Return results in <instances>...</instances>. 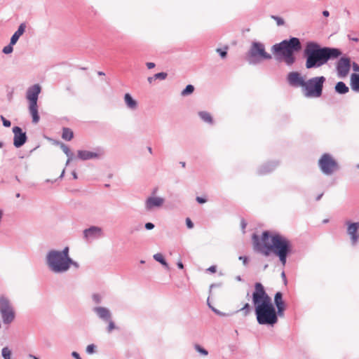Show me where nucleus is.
Instances as JSON below:
<instances>
[{"label":"nucleus","mask_w":359,"mask_h":359,"mask_svg":"<svg viewBox=\"0 0 359 359\" xmlns=\"http://www.w3.org/2000/svg\"><path fill=\"white\" fill-rule=\"evenodd\" d=\"M255 249L265 256H269L271 252L279 257L280 261L285 265L287 256L291 253L292 245L291 242L285 236L269 231H264L261 241L257 236H253Z\"/></svg>","instance_id":"f257e3e1"},{"label":"nucleus","mask_w":359,"mask_h":359,"mask_svg":"<svg viewBox=\"0 0 359 359\" xmlns=\"http://www.w3.org/2000/svg\"><path fill=\"white\" fill-rule=\"evenodd\" d=\"M252 294L257 320L260 325H274L278 322V312L272 303L271 297L266 293L264 287L260 283H256Z\"/></svg>","instance_id":"f03ea898"},{"label":"nucleus","mask_w":359,"mask_h":359,"mask_svg":"<svg viewBox=\"0 0 359 359\" xmlns=\"http://www.w3.org/2000/svg\"><path fill=\"white\" fill-rule=\"evenodd\" d=\"M306 57L305 66L306 69L319 67L326 64L330 60L338 58L341 52L338 48L324 47L315 42H308L304 50Z\"/></svg>","instance_id":"7ed1b4c3"},{"label":"nucleus","mask_w":359,"mask_h":359,"mask_svg":"<svg viewBox=\"0 0 359 359\" xmlns=\"http://www.w3.org/2000/svg\"><path fill=\"white\" fill-rule=\"evenodd\" d=\"M302 49V44L298 38L292 37L283 40L271 47V52L277 60L283 61L290 66L295 62L294 53Z\"/></svg>","instance_id":"20e7f679"},{"label":"nucleus","mask_w":359,"mask_h":359,"mask_svg":"<svg viewBox=\"0 0 359 359\" xmlns=\"http://www.w3.org/2000/svg\"><path fill=\"white\" fill-rule=\"evenodd\" d=\"M47 263L50 269L55 273H61L67 271L71 264L78 266L72 259H67L59 251H50L47 255Z\"/></svg>","instance_id":"39448f33"},{"label":"nucleus","mask_w":359,"mask_h":359,"mask_svg":"<svg viewBox=\"0 0 359 359\" xmlns=\"http://www.w3.org/2000/svg\"><path fill=\"white\" fill-rule=\"evenodd\" d=\"M325 78L323 76L306 80L303 93L308 97H320L323 93V84Z\"/></svg>","instance_id":"423d86ee"},{"label":"nucleus","mask_w":359,"mask_h":359,"mask_svg":"<svg viewBox=\"0 0 359 359\" xmlns=\"http://www.w3.org/2000/svg\"><path fill=\"white\" fill-rule=\"evenodd\" d=\"M41 93V87L36 84L30 87L27 92V99L29 101V111L32 118V123L36 124L40 117L38 112V97Z\"/></svg>","instance_id":"0eeeda50"},{"label":"nucleus","mask_w":359,"mask_h":359,"mask_svg":"<svg viewBox=\"0 0 359 359\" xmlns=\"http://www.w3.org/2000/svg\"><path fill=\"white\" fill-rule=\"evenodd\" d=\"M318 164L323 172L326 175L332 174L338 168L336 161L328 154H324L321 156Z\"/></svg>","instance_id":"6e6552de"},{"label":"nucleus","mask_w":359,"mask_h":359,"mask_svg":"<svg viewBox=\"0 0 359 359\" xmlns=\"http://www.w3.org/2000/svg\"><path fill=\"white\" fill-rule=\"evenodd\" d=\"M0 311L4 323H10L14 320V311L6 299H0Z\"/></svg>","instance_id":"1a4fd4ad"},{"label":"nucleus","mask_w":359,"mask_h":359,"mask_svg":"<svg viewBox=\"0 0 359 359\" xmlns=\"http://www.w3.org/2000/svg\"><path fill=\"white\" fill-rule=\"evenodd\" d=\"M251 57H259L261 59L270 60L271 55L265 51L264 46L259 42H254L250 50Z\"/></svg>","instance_id":"9d476101"},{"label":"nucleus","mask_w":359,"mask_h":359,"mask_svg":"<svg viewBox=\"0 0 359 359\" xmlns=\"http://www.w3.org/2000/svg\"><path fill=\"white\" fill-rule=\"evenodd\" d=\"M287 81L291 86L295 88L301 87L303 90L306 79L299 72H291L287 74Z\"/></svg>","instance_id":"9b49d317"},{"label":"nucleus","mask_w":359,"mask_h":359,"mask_svg":"<svg viewBox=\"0 0 359 359\" xmlns=\"http://www.w3.org/2000/svg\"><path fill=\"white\" fill-rule=\"evenodd\" d=\"M351 62L348 58L341 57L337 62V70L338 76L341 78L346 77L350 71Z\"/></svg>","instance_id":"f8f14e48"},{"label":"nucleus","mask_w":359,"mask_h":359,"mask_svg":"<svg viewBox=\"0 0 359 359\" xmlns=\"http://www.w3.org/2000/svg\"><path fill=\"white\" fill-rule=\"evenodd\" d=\"M347 233L350 236L353 245H355L359 239V222H346Z\"/></svg>","instance_id":"ddd939ff"},{"label":"nucleus","mask_w":359,"mask_h":359,"mask_svg":"<svg viewBox=\"0 0 359 359\" xmlns=\"http://www.w3.org/2000/svg\"><path fill=\"white\" fill-rule=\"evenodd\" d=\"M13 133L14 134V137H13L14 146L17 148L20 147L27 141L26 133L22 132V130L18 126H15L13 128Z\"/></svg>","instance_id":"4468645a"},{"label":"nucleus","mask_w":359,"mask_h":359,"mask_svg":"<svg viewBox=\"0 0 359 359\" xmlns=\"http://www.w3.org/2000/svg\"><path fill=\"white\" fill-rule=\"evenodd\" d=\"M274 302L277 307L278 315L280 317L283 316L284 311L285 309V304L283 299V294L280 292L276 293L274 297Z\"/></svg>","instance_id":"2eb2a0df"},{"label":"nucleus","mask_w":359,"mask_h":359,"mask_svg":"<svg viewBox=\"0 0 359 359\" xmlns=\"http://www.w3.org/2000/svg\"><path fill=\"white\" fill-rule=\"evenodd\" d=\"M164 203V199L159 197H149L146 201V208L151 210L154 207H160Z\"/></svg>","instance_id":"dca6fc26"},{"label":"nucleus","mask_w":359,"mask_h":359,"mask_svg":"<svg viewBox=\"0 0 359 359\" xmlns=\"http://www.w3.org/2000/svg\"><path fill=\"white\" fill-rule=\"evenodd\" d=\"M25 24H21L19 26L18 30L13 34V35L12 36V37L11 39V45H15L17 43L18 39L25 32Z\"/></svg>","instance_id":"f3484780"},{"label":"nucleus","mask_w":359,"mask_h":359,"mask_svg":"<svg viewBox=\"0 0 359 359\" xmlns=\"http://www.w3.org/2000/svg\"><path fill=\"white\" fill-rule=\"evenodd\" d=\"M95 311L99 316L100 318L105 320H109L111 318L110 312L108 309L104 307H97L95 309Z\"/></svg>","instance_id":"a211bd4d"},{"label":"nucleus","mask_w":359,"mask_h":359,"mask_svg":"<svg viewBox=\"0 0 359 359\" xmlns=\"http://www.w3.org/2000/svg\"><path fill=\"white\" fill-rule=\"evenodd\" d=\"M102 233L101 229L96 227V226H92L88 229H86L84 231V236L86 238L93 237L95 236H100Z\"/></svg>","instance_id":"6ab92c4d"},{"label":"nucleus","mask_w":359,"mask_h":359,"mask_svg":"<svg viewBox=\"0 0 359 359\" xmlns=\"http://www.w3.org/2000/svg\"><path fill=\"white\" fill-rule=\"evenodd\" d=\"M78 157L81 160H88L97 156V154L88 151L79 150L77 152Z\"/></svg>","instance_id":"aec40b11"},{"label":"nucleus","mask_w":359,"mask_h":359,"mask_svg":"<svg viewBox=\"0 0 359 359\" xmlns=\"http://www.w3.org/2000/svg\"><path fill=\"white\" fill-rule=\"evenodd\" d=\"M351 86L353 90L359 92V74H352L351 76Z\"/></svg>","instance_id":"412c9836"},{"label":"nucleus","mask_w":359,"mask_h":359,"mask_svg":"<svg viewBox=\"0 0 359 359\" xmlns=\"http://www.w3.org/2000/svg\"><path fill=\"white\" fill-rule=\"evenodd\" d=\"M124 100L128 107L132 109H136L137 103L129 93L125 94Z\"/></svg>","instance_id":"4be33fe9"},{"label":"nucleus","mask_w":359,"mask_h":359,"mask_svg":"<svg viewBox=\"0 0 359 359\" xmlns=\"http://www.w3.org/2000/svg\"><path fill=\"white\" fill-rule=\"evenodd\" d=\"M335 90L339 94H345L348 92V88L342 82H338L335 86Z\"/></svg>","instance_id":"5701e85b"},{"label":"nucleus","mask_w":359,"mask_h":359,"mask_svg":"<svg viewBox=\"0 0 359 359\" xmlns=\"http://www.w3.org/2000/svg\"><path fill=\"white\" fill-rule=\"evenodd\" d=\"M62 137L65 140L70 141L74 137V133L71 129L64 128L62 130Z\"/></svg>","instance_id":"b1692460"},{"label":"nucleus","mask_w":359,"mask_h":359,"mask_svg":"<svg viewBox=\"0 0 359 359\" xmlns=\"http://www.w3.org/2000/svg\"><path fill=\"white\" fill-rule=\"evenodd\" d=\"M198 115L204 121L209 123L212 122V118L210 113L207 111H200Z\"/></svg>","instance_id":"393cba45"},{"label":"nucleus","mask_w":359,"mask_h":359,"mask_svg":"<svg viewBox=\"0 0 359 359\" xmlns=\"http://www.w3.org/2000/svg\"><path fill=\"white\" fill-rule=\"evenodd\" d=\"M154 258L156 261L160 262L165 267H167V268L168 267V265L167 262H165L164 257L162 254H161V253L155 254L154 255Z\"/></svg>","instance_id":"a878e982"},{"label":"nucleus","mask_w":359,"mask_h":359,"mask_svg":"<svg viewBox=\"0 0 359 359\" xmlns=\"http://www.w3.org/2000/svg\"><path fill=\"white\" fill-rule=\"evenodd\" d=\"M194 87L192 85H188V86H187L185 89H184L182 91L181 95L182 96H187L188 95L191 94L194 92Z\"/></svg>","instance_id":"bb28decb"},{"label":"nucleus","mask_w":359,"mask_h":359,"mask_svg":"<svg viewBox=\"0 0 359 359\" xmlns=\"http://www.w3.org/2000/svg\"><path fill=\"white\" fill-rule=\"evenodd\" d=\"M2 356L4 359H11V351L8 347L2 349Z\"/></svg>","instance_id":"cd10ccee"},{"label":"nucleus","mask_w":359,"mask_h":359,"mask_svg":"<svg viewBox=\"0 0 359 359\" xmlns=\"http://www.w3.org/2000/svg\"><path fill=\"white\" fill-rule=\"evenodd\" d=\"M239 311H242L244 316H248L251 311L250 304L248 303H245Z\"/></svg>","instance_id":"c85d7f7f"},{"label":"nucleus","mask_w":359,"mask_h":359,"mask_svg":"<svg viewBox=\"0 0 359 359\" xmlns=\"http://www.w3.org/2000/svg\"><path fill=\"white\" fill-rule=\"evenodd\" d=\"M63 151L69 156L67 163H69L72 160V153L70 149L65 145L62 146Z\"/></svg>","instance_id":"c756f323"},{"label":"nucleus","mask_w":359,"mask_h":359,"mask_svg":"<svg viewBox=\"0 0 359 359\" xmlns=\"http://www.w3.org/2000/svg\"><path fill=\"white\" fill-rule=\"evenodd\" d=\"M228 46H225L224 48L222 50L221 48H217L216 50L217 53H218L220 56L222 57V58H224L226 55H227V50H228Z\"/></svg>","instance_id":"7c9ffc66"},{"label":"nucleus","mask_w":359,"mask_h":359,"mask_svg":"<svg viewBox=\"0 0 359 359\" xmlns=\"http://www.w3.org/2000/svg\"><path fill=\"white\" fill-rule=\"evenodd\" d=\"M194 348L198 353L203 355H207L208 354V352L198 344H196Z\"/></svg>","instance_id":"2f4dec72"},{"label":"nucleus","mask_w":359,"mask_h":359,"mask_svg":"<svg viewBox=\"0 0 359 359\" xmlns=\"http://www.w3.org/2000/svg\"><path fill=\"white\" fill-rule=\"evenodd\" d=\"M168 74L165 72H160V73H157L156 74H154V79H161V80H164L166 79Z\"/></svg>","instance_id":"473e14b6"},{"label":"nucleus","mask_w":359,"mask_h":359,"mask_svg":"<svg viewBox=\"0 0 359 359\" xmlns=\"http://www.w3.org/2000/svg\"><path fill=\"white\" fill-rule=\"evenodd\" d=\"M13 45H11V43H10L9 45L5 46L4 48H3V52L5 53V54H9V53H11L13 52Z\"/></svg>","instance_id":"72a5a7b5"},{"label":"nucleus","mask_w":359,"mask_h":359,"mask_svg":"<svg viewBox=\"0 0 359 359\" xmlns=\"http://www.w3.org/2000/svg\"><path fill=\"white\" fill-rule=\"evenodd\" d=\"M272 18L274 19L276 22H277V25H283L285 22H284V20L280 17H277V16H272Z\"/></svg>","instance_id":"f704fd0d"},{"label":"nucleus","mask_w":359,"mask_h":359,"mask_svg":"<svg viewBox=\"0 0 359 359\" xmlns=\"http://www.w3.org/2000/svg\"><path fill=\"white\" fill-rule=\"evenodd\" d=\"M95 346L93 344H90L86 348V352L89 354H92L95 351Z\"/></svg>","instance_id":"c9c22d12"},{"label":"nucleus","mask_w":359,"mask_h":359,"mask_svg":"<svg viewBox=\"0 0 359 359\" xmlns=\"http://www.w3.org/2000/svg\"><path fill=\"white\" fill-rule=\"evenodd\" d=\"M1 118L2 120V122H3V125L5 126V127H10L11 126V121L6 119L3 116H1Z\"/></svg>","instance_id":"e433bc0d"},{"label":"nucleus","mask_w":359,"mask_h":359,"mask_svg":"<svg viewBox=\"0 0 359 359\" xmlns=\"http://www.w3.org/2000/svg\"><path fill=\"white\" fill-rule=\"evenodd\" d=\"M60 253H62L64 257H66L67 259H71L69 257V248L68 247H66L62 252H60Z\"/></svg>","instance_id":"4c0bfd02"},{"label":"nucleus","mask_w":359,"mask_h":359,"mask_svg":"<svg viewBox=\"0 0 359 359\" xmlns=\"http://www.w3.org/2000/svg\"><path fill=\"white\" fill-rule=\"evenodd\" d=\"M186 224L189 229H192L194 227V224L189 217L186 219Z\"/></svg>","instance_id":"58836bf2"},{"label":"nucleus","mask_w":359,"mask_h":359,"mask_svg":"<svg viewBox=\"0 0 359 359\" xmlns=\"http://www.w3.org/2000/svg\"><path fill=\"white\" fill-rule=\"evenodd\" d=\"M114 329H115V325L114 323V322H112L111 320H109V326H108V332H111Z\"/></svg>","instance_id":"ea45409f"},{"label":"nucleus","mask_w":359,"mask_h":359,"mask_svg":"<svg viewBox=\"0 0 359 359\" xmlns=\"http://www.w3.org/2000/svg\"><path fill=\"white\" fill-rule=\"evenodd\" d=\"M196 199L197 202L199 203H205L206 202L205 198H201L199 196H197Z\"/></svg>","instance_id":"a19ab883"},{"label":"nucleus","mask_w":359,"mask_h":359,"mask_svg":"<svg viewBox=\"0 0 359 359\" xmlns=\"http://www.w3.org/2000/svg\"><path fill=\"white\" fill-rule=\"evenodd\" d=\"M239 259L242 260L244 265H247V264H248V257H247L241 256V257H239Z\"/></svg>","instance_id":"79ce46f5"},{"label":"nucleus","mask_w":359,"mask_h":359,"mask_svg":"<svg viewBox=\"0 0 359 359\" xmlns=\"http://www.w3.org/2000/svg\"><path fill=\"white\" fill-rule=\"evenodd\" d=\"M145 227L147 229H152L154 227V225L151 222H148L145 224Z\"/></svg>","instance_id":"37998d69"},{"label":"nucleus","mask_w":359,"mask_h":359,"mask_svg":"<svg viewBox=\"0 0 359 359\" xmlns=\"http://www.w3.org/2000/svg\"><path fill=\"white\" fill-rule=\"evenodd\" d=\"M208 271H209L211 273H215L216 272V266H210L208 269Z\"/></svg>","instance_id":"c03bdc74"},{"label":"nucleus","mask_w":359,"mask_h":359,"mask_svg":"<svg viewBox=\"0 0 359 359\" xmlns=\"http://www.w3.org/2000/svg\"><path fill=\"white\" fill-rule=\"evenodd\" d=\"M147 67H148V69H152L155 67V64L154 62H147Z\"/></svg>","instance_id":"a18cd8bd"},{"label":"nucleus","mask_w":359,"mask_h":359,"mask_svg":"<svg viewBox=\"0 0 359 359\" xmlns=\"http://www.w3.org/2000/svg\"><path fill=\"white\" fill-rule=\"evenodd\" d=\"M72 356L74 357L76 359H81L79 356V354L75 351L72 353Z\"/></svg>","instance_id":"49530a36"},{"label":"nucleus","mask_w":359,"mask_h":359,"mask_svg":"<svg viewBox=\"0 0 359 359\" xmlns=\"http://www.w3.org/2000/svg\"><path fill=\"white\" fill-rule=\"evenodd\" d=\"M246 226H247V224H246V222H245V220H242V221H241V227H242V229H243V231H244V229H245Z\"/></svg>","instance_id":"de8ad7c7"},{"label":"nucleus","mask_w":359,"mask_h":359,"mask_svg":"<svg viewBox=\"0 0 359 359\" xmlns=\"http://www.w3.org/2000/svg\"><path fill=\"white\" fill-rule=\"evenodd\" d=\"M177 266L181 269H182L184 268V265L181 261L177 262Z\"/></svg>","instance_id":"09e8293b"},{"label":"nucleus","mask_w":359,"mask_h":359,"mask_svg":"<svg viewBox=\"0 0 359 359\" xmlns=\"http://www.w3.org/2000/svg\"><path fill=\"white\" fill-rule=\"evenodd\" d=\"M323 15L325 17H328V16H329V15H330V13H329V12H328L327 11H324L323 12Z\"/></svg>","instance_id":"8fccbe9b"},{"label":"nucleus","mask_w":359,"mask_h":359,"mask_svg":"<svg viewBox=\"0 0 359 359\" xmlns=\"http://www.w3.org/2000/svg\"><path fill=\"white\" fill-rule=\"evenodd\" d=\"M353 67H354V70H355V71L359 70V66L358 65L354 64Z\"/></svg>","instance_id":"3c124183"},{"label":"nucleus","mask_w":359,"mask_h":359,"mask_svg":"<svg viewBox=\"0 0 359 359\" xmlns=\"http://www.w3.org/2000/svg\"><path fill=\"white\" fill-rule=\"evenodd\" d=\"M154 79V77H149V78L148 79V81H149V83H151V82H152V81H153Z\"/></svg>","instance_id":"603ef678"},{"label":"nucleus","mask_w":359,"mask_h":359,"mask_svg":"<svg viewBox=\"0 0 359 359\" xmlns=\"http://www.w3.org/2000/svg\"><path fill=\"white\" fill-rule=\"evenodd\" d=\"M73 177L74 179H77V175L74 172H73Z\"/></svg>","instance_id":"864d4df0"},{"label":"nucleus","mask_w":359,"mask_h":359,"mask_svg":"<svg viewBox=\"0 0 359 359\" xmlns=\"http://www.w3.org/2000/svg\"><path fill=\"white\" fill-rule=\"evenodd\" d=\"M148 151H149L150 154L152 153V149L151 147H148Z\"/></svg>","instance_id":"5fc2aeb1"},{"label":"nucleus","mask_w":359,"mask_h":359,"mask_svg":"<svg viewBox=\"0 0 359 359\" xmlns=\"http://www.w3.org/2000/svg\"><path fill=\"white\" fill-rule=\"evenodd\" d=\"M30 357H31L32 358H33V359H38L36 356H34V355H30Z\"/></svg>","instance_id":"6e6d98bb"},{"label":"nucleus","mask_w":359,"mask_h":359,"mask_svg":"<svg viewBox=\"0 0 359 359\" xmlns=\"http://www.w3.org/2000/svg\"><path fill=\"white\" fill-rule=\"evenodd\" d=\"M282 277L285 278V273H284V272H283V273H282Z\"/></svg>","instance_id":"4d7b16f0"},{"label":"nucleus","mask_w":359,"mask_h":359,"mask_svg":"<svg viewBox=\"0 0 359 359\" xmlns=\"http://www.w3.org/2000/svg\"><path fill=\"white\" fill-rule=\"evenodd\" d=\"M3 146V144L1 142H0V148L2 147Z\"/></svg>","instance_id":"13d9d810"},{"label":"nucleus","mask_w":359,"mask_h":359,"mask_svg":"<svg viewBox=\"0 0 359 359\" xmlns=\"http://www.w3.org/2000/svg\"><path fill=\"white\" fill-rule=\"evenodd\" d=\"M182 165L183 167H184V166H185V163H182Z\"/></svg>","instance_id":"bf43d9fd"},{"label":"nucleus","mask_w":359,"mask_h":359,"mask_svg":"<svg viewBox=\"0 0 359 359\" xmlns=\"http://www.w3.org/2000/svg\"><path fill=\"white\" fill-rule=\"evenodd\" d=\"M353 40H355V41H358V39H355V38H353Z\"/></svg>","instance_id":"052dcab7"},{"label":"nucleus","mask_w":359,"mask_h":359,"mask_svg":"<svg viewBox=\"0 0 359 359\" xmlns=\"http://www.w3.org/2000/svg\"><path fill=\"white\" fill-rule=\"evenodd\" d=\"M353 40H355V41H358V39H355V38H353Z\"/></svg>","instance_id":"680f3d73"},{"label":"nucleus","mask_w":359,"mask_h":359,"mask_svg":"<svg viewBox=\"0 0 359 359\" xmlns=\"http://www.w3.org/2000/svg\"><path fill=\"white\" fill-rule=\"evenodd\" d=\"M321 196H319L317 198V200H319Z\"/></svg>","instance_id":"e2e57ef3"},{"label":"nucleus","mask_w":359,"mask_h":359,"mask_svg":"<svg viewBox=\"0 0 359 359\" xmlns=\"http://www.w3.org/2000/svg\"><path fill=\"white\" fill-rule=\"evenodd\" d=\"M357 168H359V164H358V165H357Z\"/></svg>","instance_id":"0e129e2a"}]
</instances>
